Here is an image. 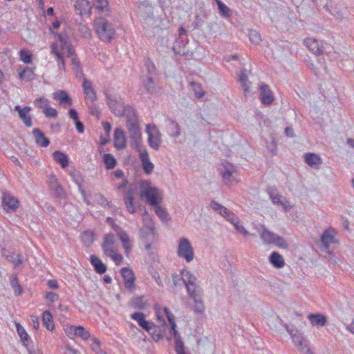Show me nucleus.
I'll return each instance as SVG.
<instances>
[{"label":"nucleus","instance_id":"nucleus-60","mask_svg":"<svg viewBox=\"0 0 354 354\" xmlns=\"http://www.w3.org/2000/svg\"><path fill=\"white\" fill-rule=\"evenodd\" d=\"M296 346L297 349L301 352H305L306 348H308L306 341L301 338L296 342Z\"/></svg>","mask_w":354,"mask_h":354},{"label":"nucleus","instance_id":"nucleus-49","mask_svg":"<svg viewBox=\"0 0 354 354\" xmlns=\"http://www.w3.org/2000/svg\"><path fill=\"white\" fill-rule=\"evenodd\" d=\"M155 212L158 216L163 221L169 220V216L167 211L162 208L159 204L153 206Z\"/></svg>","mask_w":354,"mask_h":354},{"label":"nucleus","instance_id":"nucleus-57","mask_svg":"<svg viewBox=\"0 0 354 354\" xmlns=\"http://www.w3.org/2000/svg\"><path fill=\"white\" fill-rule=\"evenodd\" d=\"M45 298L48 302L51 304L55 301H57L59 300V295L57 293H54L52 292H46L45 293Z\"/></svg>","mask_w":354,"mask_h":354},{"label":"nucleus","instance_id":"nucleus-31","mask_svg":"<svg viewBox=\"0 0 354 354\" xmlns=\"http://www.w3.org/2000/svg\"><path fill=\"white\" fill-rule=\"evenodd\" d=\"M55 161L62 168H66L68 165V158L67 156L60 151H55L53 153Z\"/></svg>","mask_w":354,"mask_h":354},{"label":"nucleus","instance_id":"nucleus-44","mask_svg":"<svg viewBox=\"0 0 354 354\" xmlns=\"http://www.w3.org/2000/svg\"><path fill=\"white\" fill-rule=\"evenodd\" d=\"M167 131L171 136L176 137L180 134V127L174 120H169L167 126Z\"/></svg>","mask_w":354,"mask_h":354},{"label":"nucleus","instance_id":"nucleus-12","mask_svg":"<svg viewBox=\"0 0 354 354\" xmlns=\"http://www.w3.org/2000/svg\"><path fill=\"white\" fill-rule=\"evenodd\" d=\"M260 237L266 244L274 243L281 248H285L287 246L283 238L269 232L264 227L260 232Z\"/></svg>","mask_w":354,"mask_h":354},{"label":"nucleus","instance_id":"nucleus-59","mask_svg":"<svg viewBox=\"0 0 354 354\" xmlns=\"http://www.w3.org/2000/svg\"><path fill=\"white\" fill-rule=\"evenodd\" d=\"M175 351L177 354H186L184 348V344L181 339L175 342Z\"/></svg>","mask_w":354,"mask_h":354},{"label":"nucleus","instance_id":"nucleus-37","mask_svg":"<svg viewBox=\"0 0 354 354\" xmlns=\"http://www.w3.org/2000/svg\"><path fill=\"white\" fill-rule=\"evenodd\" d=\"M91 263L97 272L103 274L106 271V266L98 257L94 255L91 256Z\"/></svg>","mask_w":354,"mask_h":354},{"label":"nucleus","instance_id":"nucleus-17","mask_svg":"<svg viewBox=\"0 0 354 354\" xmlns=\"http://www.w3.org/2000/svg\"><path fill=\"white\" fill-rule=\"evenodd\" d=\"M336 231L331 227L324 232L320 239L325 249H328L331 243H338V240L336 239Z\"/></svg>","mask_w":354,"mask_h":354},{"label":"nucleus","instance_id":"nucleus-18","mask_svg":"<svg viewBox=\"0 0 354 354\" xmlns=\"http://www.w3.org/2000/svg\"><path fill=\"white\" fill-rule=\"evenodd\" d=\"M75 11L82 17L91 16L92 7L88 0H77L74 4Z\"/></svg>","mask_w":354,"mask_h":354},{"label":"nucleus","instance_id":"nucleus-42","mask_svg":"<svg viewBox=\"0 0 354 354\" xmlns=\"http://www.w3.org/2000/svg\"><path fill=\"white\" fill-rule=\"evenodd\" d=\"M239 81L241 83V86L243 88L245 95H247L250 93V82L248 81V77L245 73V71H241L239 75Z\"/></svg>","mask_w":354,"mask_h":354},{"label":"nucleus","instance_id":"nucleus-24","mask_svg":"<svg viewBox=\"0 0 354 354\" xmlns=\"http://www.w3.org/2000/svg\"><path fill=\"white\" fill-rule=\"evenodd\" d=\"M131 318L136 320L139 326L146 331H149L153 326V324L145 319V316L142 313H134L131 315Z\"/></svg>","mask_w":354,"mask_h":354},{"label":"nucleus","instance_id":"nucleus-40","mask_svg":"<svg viewBox=\"0 0 354 354\" xmlns=\"http://www.w3.org/2000/svg\"><path fill=\"white\" fill-rule=\"evenodd\" d=\"M174 51L179 55H185L189 52L187 48V43L182 41H176L173 46Z\"/></svg>","mask_w":354,"mask_h":354},{"label":"nucleus","instance_id":"nucleus-33","mask_svg":"<svg viewBox=\"0 0 354 354\" xmlns=\"http://www.w3.org/2000/svg\"><path fill=\"white\" fill-rule=\"evenodd\" d=\"M308 318L313 326H324L326 323V317L322 314H309Z\"/></svg>","mask_w":354,"mask_h":354},{"label":"nucleus","instance_id":"nucleus-51","mask_svg":"<svg viewBox=\"0 0 354 354\" xmlns=\"http://www.w3.org/2000/svg\"><path fill=\"white\" fill-rule=\"evenodd\" d=\"M142 219L147 228L151 232V233H153L154 224L150 215L148 214L147 211H145V213L143 214Z\"/></svg>","mask_w":354,"mask_h":354},{"label":"nucleus","instance_id":"nucleus-8","mask_svg":"<svg viewBox=\"0 0 354 354\" xmlns=\"http://www.w3.org/2000/svg\"><path fill=\"white\" fill-rule=\"evenodd\" d=\"M133 118L128 119L127 122V127L129 133V136L132 139L131 145L134 148L142 146V136L139 127V122L136 118L135 113H132Z\"/></svg>","mask_w":354,"mask_h":354},{"label":"nucleus","instance_id":"nucleus-53","mask_svg":"<svg viewBox=\"0 0 354 354\" xmlns=\"http://www.w3.org/2000/svg\"><path fill=\"white\" fill-rule=\"evenodd\" d=\"M48 104H49V100L46 98H44V97H39V98H37L35 100L34 102V104L35 106L38 108V109H41L42 111L46 107L48 106Z\"/></svg>","mask_w":354,"mask_h":354},{"label":"nucleus","instance_id":"nucleus-28","mask_svg":"<svg viewBox=\"0 0 354 354\" xmlns=\"http://www.w3.org/2000/svg\"><path fill=\"white\" fill-rule=\"evenodd\" d=\"M32 134L35 137V142L37 145L42 147H46L49 145V140L39 129H34L32 130Z\"/></svg>","mask_w":354,"mask_h":354},{"label":"nucleus","instance_id":"nucleus-27","mask_svg":"<svg viewBox=\"0 0 354 354\" xmlns=\"http://www.w3.org/2000/svg\"><path fill=\"white\" fill-rule=\"evenodd\" d=\"M113 140L114 146L116 148L122 149L126 147L127 142L125 135L124 133V131L121 129L117 128L115 130Z\"/></svg>","mask_w":354,"mask_h":354},{"label":"nucleus","instance_id":"nucleus-16","mask_svg":"<svg viewBox=\"0 0 354 354\" xmlns=\"http://www.w3.org/2000/svg\"><path fill=\"white\" fill-rule=\"evenodd\" d=\"M117 236L121 242L126 257H129L133 249V243L129 235L127 232L120 230L118 232Z\"/></svg>","mask_w":354,"mask_h":354},{"label":"nucleus","instance_id":"nucleus-47","mask_svg":"<svg viewBox=\"0 0 354 354\" xmlns=\"http://www.w3.org/2000/svg\"><path fill=\"white\" fill-rule=\"evenodd\" d=\"M103 160L107 169H113L116 165V160L111 153H105Z\"/></svg>","mask_w":354,"mask_h":354},{"label":"nucleus","instance_id":"nucleus-64","mask_svg":"<svg viewBox=\"0 0 354 354\" xmlns=\"http://www.w3.org/2000/svg\"><path fill=\"white\" fill-rule=\"evenodd\" d=\"M64 354H78V352L75 348H73L69 346H66Z\"/></svg>","mask_w":354,"mask_h":354},{"label":"nucleus","instance_id":"nucleus-62","mask_svg":"<svg viewBox=\"0 0 354 354\" xmlns=\"http://www.w3.org/2000/svg\"><path fill=\"white\" fill-rule=\"evenodd\" d=\"M75 127L79 133H83L84 131V127L83 124L79 120L75 122Z\"/></svg>","mask_w":354,"mask_h":354},{"label":"nucleus","instance_id":"nucleus-34","mask_svg":"<svg viewBox=\"0 0 354 354\" xmlns=\"http://www.w3.org/2000/svg\"><path fill=\"white\" fill-rule=\"evenodd\" d=\"M95 8L101 14L109 15L110 6L108 0H93Z\"/></svg>","mask_w":354,"mask_h":354},{"label":"nucleus","instance_id":"nucleus-11","mask_svg":"<svg viewBox=\"0 0 354 354\" xmlns=\"http://www.w3.org/2000/svg\"><path fill=\"white\" fill-rule=\"evenodd\" d=\"M178 254L184 258L187 262H190L194 259V250L189 241L185 238L179 240L178 246Z\"/></svg>","mask_w":354,"mask_h":354},{"label":"nucleus","instance_id":"nucleus-63","mask_svg":"<svg viewBox=\"0 0 354 354\" xmlns=\"http://www.w3.org/2000/svg\"><path fill=\"white\" fill-rule=\"evenodd\" d=\"M91 341H92L93 344L95 345L92 348V349L93 351L99 350L100 348V346H101L100 340L97 338H96V337H92L91 338Z\"/></svg>","mask_w":354,"mask_h":354},{"label":"nucleus","instance_id":"nucleus-41","mask_svg":"<svg viewBox=\"0 0 354 354\" xmlns=\"http://www.w3.org/2000/svg\"><path fill=\"white\" fill-rule=\"evenodd\" d=\"M215 1L217 4L219 13L222 17L229 18L232 16V11L221 0H215Z\"/></svg>","mask_w":354,"mask_h":354},{"label":"nucleus","instance_id":"nucleus-15","mask_svg":"<svg viewBox=\"0 0 354 354\" xmlns=\"http://www.w3.org/2000/svg\"><path fill=\"white\" fill-rule=\"evenodd\" d=\"M125 288L133 291L135 289L136 277L133 270L129 268H122L120 270Z\"/></svg>","mask_w":354,"mask_h":354},{"label":"nucleus","instance_id":"nucleus-30","mask_svg":"<svg viewBox=\"0 0 354 354\" xmlns=\"http://www.w3.org/2000/svg\"><path fill=\"white\" fill-rule=\"evenodd\" d=\"M136 190L134 189H130L126 193L124 201L126 205V207L129 212L133 214L136 212V207L133 205V195L135 194Z\"/></svg>","mask_w":354,"mask_h":354},{"label":"nucleus","instance_id":"nucleus-9","mask_svg":"<svg viewBox=\"0 0 354 354\" xmlns=\"http://www.w3.org/2000/svg\"><path fill=\"white\" fill-rule=\"evenodd\" d=\"M106 97L108 100V105L115 115L123 116L131 113L134 114V110L131 106H124L122 102L113 100L109 96Z\"/></svg>","mask_w":354,"mask_h":354},{"label":"nucleus","instance_id":"nucleus-5","mask_svg":"<svg viewBox=\"0 0 354 354\" xmlns=\"http://www.w3.org/2000/svg\"><path fill=\"white\" fill-rule=\"evenodd\" d=\"M104 254L113 260L116 266L123 261V256L118 252L115 236L113 234H106L102 245Z\"/></svg>","mask_w":354,"mask_h":354},{"label":"nucleus","instance_id":"nucleus-2","mask_svg":"<svg viewBox=\"0 0 354 354\" xmlns=\"http://www.w3.org/2000/svg\"><path fill=\"white\" fill-rule=\"evenodd\" d=\"M181 276L188 294L194 301V312L202 313L204 311L205 307L199 294L198 287L196 284V278L189 271L186 270H182Z\"/></svg>","mask_w":354,"mask_h":354},{"label":"nucleus","instance_id":"nucleus-6","mask_svg":"<svg viewBox=\"0 0 354 354\" xmlns=\"http://www.w3.org/2000/svg\"><path fill=\"white\" fill-rule=\"evenodd\" d=\"M140 194L141 198H145L146 201L153 207L160 204L162 200V193L159 189L152 187L147 181L142 182Z\"/></svg>","mask_w":354,"mask_h":354},{"label":"nucleus","instance_id":"nucleus-4","mask_svg":"<svg viewBox=\"0 0 354 354\" xmlns=\"http://www.w3.org/2000/svg\"><path fill=\"white\" fill-rule=\"evenodd\" d=\"M154 311L156 316V320L159 323V324L162 326H166V318L168 320L171 329L173 331L174 337L175 340L181 339L180 335L176 330V324L175 322L174 316L173 314L169 310L167 307L162 306L160 304H156L154 305Z\"/></svg>","mask_w":354,"mask_h":354},{"label":"nucleus","instance_id":"nucleus-32","mask_svg":"<svg viewBox=\"0 0 354 354\" xmlns=\"http://www.w3.org/2000/svg\"><path fill=\"white\" fill-rule=\"evenodd\" d=\"M270 263L277 268H281L284 266L285 261L283 257L277 252H273L269 257Z\"/></svg>","mask_w":354,"mask_h":354},{"label":"nucleus","instance_id":"nucleus-50","mask_svg":"<svg viewBox=\"0 0 354 354\" xmlns=\"http://www.w3.org/2000/svg\"><path fill=\"white\" fill-rule=\"evenodd\" d=\"M95 239V234L93 232L87 230L84 231L82 234V241L86 244L90 245L93 243Z\"/></svg>","mask_w":354,"mask_h":354},{"label":"nucleus","instance_id":"nucleus-46","mask_svg":"<svg viewBox=\"0 0 354 354\" xmlns=\"http://www.w3.org/2000/svg\"><path fill=\"white\" fill-rule=\"evenodd\" d=\"M80 326L67 325L64 328L65 334L71 339L77 337V333Z\"/></svg>","mask_w":354,"mask_h":354},{"label":"nucleus","instance_id":"nucleus-26","mask_svg":"<svg viewBox=\"0 0 354 354\" xmlns=\"http://www.w3.org/2000/svg\"><path fill=\"white\" fill-rule=\"evenodd\" d=\"M53 98L57 100L61 106L66 108L72 104V100L64 90H59L53 93Z\"/></svg>","mask_w":354,"mask_h":354},{"label":"nucleus","instance_id":"nucleus-36","mask_svg":"<svg viewBox=\"0 0 354 354\" xmlns=\"http://www.w3.org/2000/svg\"><path fill=\"white\" fill-rule=\"evenodd\" d=\"M6 252L7 251L4 250L2 252L3 256L5 257L8 261L12 262L15 268L23 263L22 257L19 254L12 252L10 254H7Z\"/></svg>","mask_w":354,"mask_h":354},{"label":"nucleus","instance_id":"nucleus-35","mask_svg":"<svg viewBox=\"0 0 354 354\" xmlns=\"http://www.w3.org/2000/svg\"><path fill=\"white\" fill-rule=\"evenodd\" d=\"M42 322L44 326L50 331L55 329V324L53 319V315L49 310L44 311L42 314Z\"/></svg>","mask_w":354,"mask_h":354},{"label":"nucleus","instance_id":"nucleus-25","mask_svg":"<svg viewBox=\"0 0 354 354\" xmlns=\"http://www.w3.org/2000/svg\"><path fill=\"white\" fill-rule=\"evenodd\" d=\"M304 161L309 167L314 169H319L322 164V160L319 156L315 153H305Z\"/></svg>","mask_w":354,"mask_h":354},{"label":"nucleus","instance_id":"nucleus-38","mask_svg":"<svg viewBox=\"0 0 354 354\" xmlns=\"http://www.w3.org/2000/svg\"><path fill=\"white\" fill-rule=\"evenodd\" d=\"M219 170L223 180L225 181L234 173V167L230 163H227L226 165L222 164L219 167Z\"/></svg>","mask_w":354,"mask_h":354},{"label":"nucleus","instance_id":"nucleus-54","mask_svg":"<svg viewBox=\"0 0 354 354\" xmlns=\"http://www.w3.org/2000/svg\"><path fill=\"white\" fill-rule=\"evenodd\" d=\"M42 111L46 118H56L57 115V110L51 106H49V105L46 106Z\"/></svg>","mask_w":354,"mask_h":354},{"label":"nucleus","instance_id":"nucleus-14","mask_svg":"<svg viewBox=\"0 0 354 354\" xmlns=\"http://www.w3.org/2000/svg\"><path fill=\"white\" fill-rule=\"evenodd\" d=\"M136 149L140 153V158L142 162L143 170L145 171V174H150L154 169V165L149 160V156L146 148L140 146V147H137Z\"/></svg>","mask_w":354,"mask_h":354},{"label":"nucleus","instance_id":"nucleus-10","mask_svg":"<svg viewBox=\"0 0 354 354\" xmlns=\"http://www.w3.org/2000/svg\"><path fill=\"white\" fill-rule=\"evenodd\" d=\"M1 204L6 213L15 212L19 207V201L8 192H3L1 196Z\"/></svg>","mask_w":354,"mask_h":354},{"label":"nucleus","instance_id":"nucleus-23","mask_svg":"<svg viewBox=\"0 0 354 354\" xmlns=\"http://www.w3.org/2000/svg\"><path fill=\"white\" fill-rule=\"evenodd\" d=\"M83 92L85 99L93 102L96 100V93L90 80L84 78L82 83Z\"/></svg>","mask_w":354,"mask_h":354},{"label":"nucleus","instance_id":"nucleus-45","mask_svg":"<svg viewBox=\"0 0 354 354\" xmlns=\"http://www.w3.org/2000/svg\"><path fill=\"white\" fill-rule=\"evenodd\" d=\"M131 306L136 309H144L147 306V303L143 296L136 297L131 300Z\"/></svg>","mask_w":354,"mask_h":354},{"label":"nucleus","instance_id":"nucleus-20","mask_svg":"<svg viewBox=\"0 0 354 354\" xmlns=\"http://www.w3.org/2000/svg\"><path fill=\"white\" fill-rule=\"evenodd\" d=\"M14 110L18 112L19 118L23 121L26 127H32V118L30 115L31 108L30 106L21 107L19 105H17L14 107Z\"/></svg>","mask_w":354,"mask_h":354},{"label":"nucleus","instance_id":"nucleus-13","mask_svg":"<svg viewBox=\"0 0 354 354\" xmlns=\"http://www.w3.org/2000/svg\"><path fill=\"white\" fill-rule=\"evenodd\" d=\"M146 131L148 134L149 146L155 150H158L161 142V134L154 125L148 124Z\"/></svg>","mask_w":354,"mask_h":354},{"label":"nucleus","instance_id":"nucleus-19","mask_svg":"<svg viewBox=\"0 0 354 354\" xmlns=\"http://www.w3.org/2000/svg\"><path fill=\"white\" fill-rule=\"evenodd\" d=\"M268 192L270 196V200L274 204H278L281 205L285 211H288L292 207L289 201H288L281 195L277 193V192L274 189H269Z\"/></svg>","mask_w":354,"mask_h":354},{"label":"nucleus","instance_id":"nucleus-21","mask_svg":"<svg viewBox=\"0 0 354 354\" xmlns=\"http://www.w3.org/2000/svg\"><path fill=\"white\" fill-rule=\"evenodd\" d=\"M260 100L263 104H271L274 101L272 92L269 86L265 84L260 86Z\"/></svg>","mask_w":354,"mask_h":354},{"label":"nucleus","instance_id":"nucleus-43","mask_svg":"<svg viewBox=\"0 0 354 354\" xmlns=\"http://www.w3.org/2000/svg\"><path fill=\"white\" fill-rule=\"evenodd\" d=\"M10 285L14 290L16 295H21L23 292V289L21 285L18 282L17 275L13 274L10 278Z\"/></svg>","mask_w":354,"mask_h":354},{"label":"nucleus","instance_id":"nucleus-48","mask_svg":"<svg viewBox=\"0 0 354 354\" xmlns=\"http://www.w3.org/2000/svg\"><path fill=\"white\" fill-rule=\"evenodd\" d=\"M15 326L17 332L19 336L20 337L21 342H23L24 344H25V343L28 342L30 339L28 334L27 333L26 330L20 325V324L15 322Z\"/></svg>","mask_w":354,"mask_h":354},{"label":"nucleus","instance_id":"nucleus-61","mask_svg":"<svg viewBox=\"0 0 354 354\" xmlns=\"http://www.w3.org/2000/svg\"><path fill=\"white\" fill-rule=\"evenodd\" d=\"M48 287L53 290H57L59 288V284L57 281L55 279H50L47 281Z\"/></svg>","mask_w":354,"mask_h":354},{"label":"nucleus","instance_id":"nucleus-39","mask_svg":"<svg viewBox=\"0 0 354 354\" xmlns=\"http://www.w3.org/2000/svg\"><path fill=\"white\" fill-rule=\"evenodd\" d=\"M19 58L23 63L30 64L32 62L33 55L29 50L24 48L19 52Z\"/></svg>","mask_w":354,"mask_h":354},{"label":"nucleus","instance_id":"nucleus-29","mask_svg":"<svg viewBox=\"0 0 354 354\" xmlns=\"http://www.w3.org/2000/svg\"><path fill=\"white\" fill-rule=\"evenodd\" d=\"M35 68L25 67L19 69V78L21 80L31 81L35 79Z\"/></svg>","mask_w":354,"mask_h":354},{"label":"nucleus","instance_id":"nucleus-3","mask_svg":"<svg viewBox=\"0 0 354 354\" xmlns=\"http://www.w3.org/2000/svg\"><path fill=\"white\" fill-rule=\"evenodd\" d=\"M93 28L99 39L110 43L115 36L116 30L113 24L104 17H97L93 21Z\"/></svg>","mask_w":354,"mask_h":354},{"label":"nucleus","instance_id":"nucleus-22","mask_svg":"<svg viewBox=\"0 0 354 354\" xmlns=\"http://www.w3.org/2000/svg\"><path fill=\"white\" fill-rule=\"evenodd\" d=\"M305 46L308 49L315 55L323 53V42L320 44L315 39L308 38L304 41Z\"/></svg>","mask_w":354,"mask_h":354},{"label":"nucleus","instance_id":"nucleus-58","mask_svg":"<svg viewBox=\"0 0 354 354\" xmlns=\"http://www.w3.org/2000/svg\"><path fill=\"white\" fill-rule=\"evenodd\" d=\"M144 86L147 91L149 93H153L155 91L154 82L152 78L149 77L144 82Z\"/></svg>","mask_w":354,"mask_h":354},{"label":"nucleus","instance_id":"nucleus-55","mask_svg":"<svg viewBox=\"0 0 354 354\" xmlns=\"http://www.w3.org/2000/svg\"><path fill=\"white\" fill-rule=\"evenodd\" d=\"M191 85H192L193 91L195 93L196 96L198 98H201L204 96L205 92L203 91L201 85H199L198 84H196L195 82H192Z\"/></svg>","mask_w":354,"mask_h":354},{"label":"nucleus","instance_id":"nucleus-1","mask_svg":"<svg viewBox=\"0 0 354 354\" xmlns=\"http://www.w3.org/2000/svg\"><path fill=\"white\" fill-rule=\"evenodd\" d=\"M61 22L58 19H55L49 28L50 31L57 36V39L50 44V54L53 55L57 62L58 70L61 73H66V62L64 53L66 51L67 57L71 59V64L76 75L82 74V70L77 59V55L72 44L68 42L67 35L64 33H58L56 30L60 27Z\"/></svg>","mask_w":354,"mask_h":354},{"label":"nucleus","instance_id":"nucleus-56","mask_svg":"<svg viewBox=\"0 0 354 354\" xmlns=\"http://www.w3.org/2000/svg\"><path fill=\"white\" fill-rule=\"evenodd\" d=\"M78 330L77 337H80L83 340H87L91 337L90 332L82 326H80Z\"/></svg>","mask_w":354,"mask_h":354},{"label":"nucleus","instance_id":"nucleus-7","mask_svg":"<svg viewBox=\"0 0 354 354\" xmlns=\"http://www.w3.org/2000/svg\"><path fill=\"white\" fill-rule=\"evenodd\" d=\"M210 207L212 209L217 212L218 214L224 216L227 221L232 223L240 233L244 234L245 236H248L249 234L248 232L242 225H239V220L235 216L232 212L230 211L226 207L216 201H212L210 203Z\"/></svg>","mask_w":354,"mask_h":354},{"label":"nucleus","instance_id":"nucleus-52","mask_svg":"<svg viewBox=\"0 0 354 354\" xmlns=\"http://www.w3.org/2000/svg\"><path fill=\"white\" fill-rule=\"evenodd\" d=\"M249 39L251 43L257 45L261 41L260 34L256 30H250L249 32Z\"/></svg>","mask_w":354,"mask_h":354}]
</instances>
